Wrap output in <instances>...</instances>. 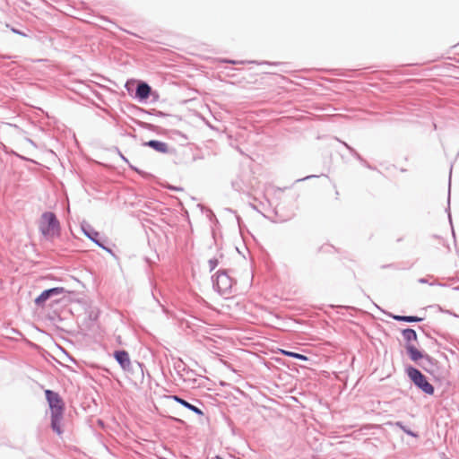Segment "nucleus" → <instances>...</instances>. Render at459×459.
I'll list each match as a JSON object with an SVG mask.
<instances>
[{"label":"nucleus","mask_w":459,"mask_h":459,"mask_svg":"<svg viewBox=\"0 0 459 459\" xmlns=\"http://www.w3.org/2000/svg\"><path fill=\"white\" fill-rule=\"evenodd\" d=\"M39 231L45 238L58 237L61 233L60 222L53 212H44L39 222Z\"/></svg>","instance_id":"nucleus-1"},{"label":"nucleus","mask_w":459,"mask_h":459,"mask_svg":"<svg viewBox=\"0 0 459 459\" xmlns=\"http://www.w3.org/2000/svg\"><path fill=\"white\" fill-rule=\"evenodd\" d=\"M81 230L90 240L96 244L99 247L116 256L112 248L109 247V240L105 236L97 231L90 223L83 221L80 224Z\"/></svg>","instance_id":"nucleus-2"},{"label":"nucleus","mask_w":459,"mask_h":459,"mask_svg":"<svg viewBox=\"0 0 459 459\" xmlns=\"http://www.w3.org/2000/svg\"><path fill=\"white\" fill-rule=\"evenodd\" d=\"M405 373L414 385L427 394H433L435 388L429 382L427 377L417 368L412 365L405 367Z\"/></svg>","instance_id":"nucleus-3"},{"label":"nucleus","mask_w":459,"mask_h":459,"mask_svg":"<svg viewBox=\"0 0 459 459\" xmlns=\"http://www.w3.org/2000/svg\"><path fill=\"white\" fill-rule=\"evenodd\" d=\"M212 282L213 290L223 296L231 293L232 284L236 281L229 275L228 270L220 269L212 276Z\"/></svg>","instance_id":"nucleus-4"},{"label":"nucleus","mask_w":459,"mask_h":459,"mask_svg":"<svg viewBox=\"0 0 459 459\" xmlns=\"http://www.w3.org/2000/svg\"><path fill=\"white\" fill-rule=\"evenodd\" d=\"M126 87L129 95L142 103L147 102L150 96H152L154 100L159 96L157 91H153L152 87L143 81H140L133 88L128 87L127 83Z\"/></svg>","instance_id":"nucleus-5"},{"label":"nucleus","mask_w":459,"mask_h":459,"mask_svg":"<svg viewBox=\"0 0 459 459\" xmlns=\"http://www.w3.org/2000/svg\"><path fill=\"white\" fill-rule=\"evenodd\" d=\"M50 411V426L52 430L57 435L63 433V420L65 403H48Z\"/></svg>","instance_id":"nucleus-6"},{"label":"nucleus","mask_w":459,"mask_h":459,"mask_svg":"<svg viewBox=\"0 0 459 459\" xmlns=\"http://www.w3.org/2000/svg\"><path fill=\"white\" fill-rule=\"evenodd\" d=\"M420 367H421L426 372L430 374L436 381L442 384L446 380L447 371L443 368L439 367V363L436 359L431 357V362H421L420 363Z\"/></svg>","instance_id":"nucleus-7"},{"label":"nucleus","mask_w":459,"mask_h":459,"mask_svg":"<svg viewBox=\"0 0 459 459\" xmlns=\"http://www.w3.org/2000/svg\"><path fill=\"white\" fill-rule=\"evenodd\" d=\"M64 293H70V291L66 290L64 287L46 289L34 299V303L39 307H44L48 300Z\"/></svg>","instance_id":"nucleus-8"},{"label":"nucleus","mask_w":459,"mask_h":459,"mask_svg":"<svg viewBox=\"0 0 459 459\" xmlns=\"http://www.w3.org/2000/svg\"><path fill=\"white\" fill-rule=\"evenodd\" d=\"M406 354L409 357V359L417 363L420 366V363L425 362V361H430L431 362V356H429L428 353H426L424 351H421L414 346H410L408 349L405 350Z\"/></svg>","instance_id":"nucleus-9"},{"label":"nucleus","mask_w":459,"mask_h":459,"mask_svg":"<svg viewBox=\"0 0 459 459\" xmlns=\"http://www.w3.org/2000/svg\"><path fill=\"white\" fill-rule=\"evenodd\" d=\"M143 145L149 147L154 150L155 152L162 154H173L176 152L174 148H169L168 143L160 140H149L147 142H143Z\"/></svg>","instance_id":"nucleus-10"},{"label":"nucleus","mask_w":459,"mask_h":459,"mask_svg":"<svg viewBox=\"0 0 459 459\" xmlns=\"http://www.w3.org/2000/svg\"><path fill=\"white\" fill-rule=\"evenodd\" d=\"M113 356L124 371H130L132 369V364L128 351L126 350H117L114 351Z\"/></svg>","instance_id":"nucleus-11"},{"label":"nucleus","mask_w":459,"mask_h":459,"mask_svg":"<svg viewBox=\"0 0 459 459\" xmlns=\"http://www.w3.org/2000/svg\"><path fill=\"white\" fill-rule=\"evenodd\" d=\"M179 380L186 384V387L195 388L201 385L203 377H197L194 370H187L185 374H182Z\"/></svg>","instance_id":"nucleus-12"},{"label":"nucleus","mask_w":459,"mask_h":459,"mask_svg":"<svg viewBox=\"0 0 459 459\" xmlns=\"http://www.w3.org/2000/svg\"><path fill=\"white\" fill-rule=\"evenodd\" d=\"M337 140L347 149L351 155H352L362 166L371 170H377V168L369 164L352 146L340 139Z\"/></svg>","instance_id":"nucleus-13"},{"label":"nucleus","mask_w":459,"mask_h":459,"mask_svg":"<svg viewBox=\"0 0 459 459\" xmlns=\"http://www.w3.org/2000/svg\"><path fill=\"white\" fill-rule=\"evenodd\" d=\"M402 336L405 342L404 348L408 349L410 346H414V342H418V335L414 329L407 327L401 331Z\"/></svg>","instance_id":"nucleus-14"},{"label":"nucleus","mask_w":459,"mask_h":459,"mask_svg":"<svg viewBox=\"0 0 459 459\" xmlns=\"http://www.w3.org/2000/svg\"><path fill=\"white\" fill-rule=\"evenodd\" d=\"M388 316L397 322L420 323V322L423 321V318L420 317L418 316H401V315L388 314Z\"/></svg>","instance_id":"nucleus-15"},{"label":"nucleus","mask_w":459,"mask_h":459,"mask_svg":"<svg viewBox=\"0 0 459 459\" xmlns=\"http://www.w3.org/2000/svg\"><path fill=\"white\" fill-rule=\"evenodd\" d=\"M280 353L281 355H284V356H287V357H290V358H294V359H297L302 360V361L309 360L307 356H306L304 354H301V353L295 352V351H290L280 349Z\"/></svg>","instance_id":"nucleus-16"},{"label":"nucleus","mask_w":459,"mask_h":459,"mask_svg":"<svg viewBox=\"0 0 459 459\" xmlns=\"http://www.w3.org/2000/svg\"><path fill=\"white\" fill-rule=\"evenodd\" d=\"M134 123L143 129H146L152 132L159 133L160 127L151 123L143 122L141 120H134Z\"/></svg>","instance_id":"nucleus-17"},{"label":"nucleus","mask_w":459,"mask_h":459,"mask_svg":"<svg viewBox=\"0 0 459 459\" xmlns=\"http://www.w3.org/2000/svg\"><path fill=\"white\" fill-rule=\"evenodd\" d=\"M46 402H63L58 393L46 389L45 390Z\"/></svg>","instance_id":"nucleus-18"},{"label":"nucleus","mask_w":459,"mask_h":459,"mask_svg":"<svg viewBox=\"0 0 459 459\" xmlns=\"http://www.w3.org/2000/svg\"><path fill=\"white\" fill-rule=\"evenodd\" d=\"M127 165H128V167L130 168L131 170L136 172L138 175H140L143 178L147 179V178H151L153 177L151 173L146 172V171H144L143 169H140L139 168L132 165L130 162Z\"/></svg>","instance_id":"nucleus-19"},{"label":"nucleus","mask_w":459,"mask_h":459,"mask_svg":"<svg viewBox=\"0 0 459 459\" xmlns=\"http://www.w3.org/2000/svg\"><path fill=\"white\" fill-rule=\"evenodd\" d=\"M138 110L141 113L149 114V115H152V116H156V117H164L169 116L165 112L160 111V110H157L155 108L150 109L149 111H147V110H145L143 108H138Z\"/></svg>","instance_id":"nucleus-20"},{"label":"nucleus","mask_w":459,"mask_h":459,"mask_svg":"<svg viewBox=\"0 0 459 459\" xmlns=\"http://www.w3.org/2000/svg\"><path fill=\"white\" fill-rule=\"evenodd\" d=\"M221 63H227V64H232V65H237V64H245V63H255V61H238V60H233V59H229V58H222L220 60Z\"/></svg>","instance_id":"nucleus-21"},{"label":"nucleus","mask_w":459,"mask_h":459,"mask_svg":"<svg viewBox=\"0 0 459 459\" xmlns=\"http://www.w3.org/2000/svg\"><path fill=\"white\" fill-rule=\"evenodd\" d=\"M185 367H186V364L182 360H178L174 364V369L176 371L178 377H179L181 369L185 368Z\"/></svg>","instance_id":"nucleus-22"},{"label":"nucleus","mask_w":459,"mask_h":459,"mask_svg":"<svg viewBox=\"0 0 459 459\" xmlns=\"http://www.w3.org/2000/svg\"><path fill=\"white\" fill-rule=\"evenodd\" d=\"M218 257H212L208 261L210 272H212L219 264Z\"/></svg>","instance_id":"nucleus-23"},{"label":"nucleus","mask_w":459,"mask_h":459,"mask_svg":"<svg viewBox=\"0 0 459 459\" xmlns=\"http://www.w3.org/2000/svg\"><path fill=\"white\" fill-rule=\"evenodd\" d=\"M181 404L183 406L188 408L189 410L195 411L197 414H200V415L203 414V411L199 408H197L196 406L193 405V403H181Z\"/></svg>","instance_id":"nucleus-24"},{"label":"nucleus","mask_w":459,"mask_h":459,"mask_svg":"<svg viewBox=\"0 0 459 459\" xmlns=\"http://www.w3.org/2000/svg\"><path fill=\"white\" fill-rule=\"evenodd\" d=\"M395 424H396V426L401 428L407 435L411 436V437H417V435L413 431L406 429L405 426H403L401 421H397Z\"/></svg>","instance_id":"nucleus-25"},{"label":"nucleus","mask_w":459,"mask_h":459,"mask_svg":"<svg viewBox=\"0 0 459 459\" xmlns=\"http://www.w3.org/2000/svg\"><path fill=\"white\" fill-rule=\"evenodd\" d=\"M430 307H436V308H437L440 312H444V313H446V314L452 315V316H455V317H458V316H457L455 313H454V312H452V311H450V310H445V309H443L439 305L430 306Z\"/></svg>","instance_id":"nucleus-26"},{"label":"nucleus","mask_w":459,"mask_h":459,"mask_svg":"<svg viewBox=\"0 0 459 459\" xmlns=\"http://www.w3.org/2000/svg\"><path fill=\"white\" fill-rule=\"evenodd\" d=\"M226 211L229 212H232V213H235L236 214V220L238 221V227L239 229L241 230V224H242V219L239 215H238L236 213V212L234 210H232L231 208H226Z\"/></svg>","instance_id":"nucleus-27"},{"label":"nucleus","mask_w":459,"mask_h":459,"mask_svg":"<svg viewBox=\"0 0 459 459\" xmlns=\"http://www.w3.org/2000/svg\"><path fill=\"white\" fill-rule=\"evenodd\" d=\"M318 177H319V176H317V175H308V176L304 177V178H298V179H296V180L294 181V184H295V183H299V182H302V181H306V180H308V179H310V178H318Z\"/></svg>","instance_id":"nucleus-28"},{"label":"nucleus","mask_w":459,"mask_h":459,"mask_svg":"<svg viewBox=\"0 0 459 459\" xmlns=\"http://www.w3.org/2000/svg\"><path fill=\"white\" fill-rule=\"evenodd\" d=\"M10 30H11L13 33H15V34H17V35H20V36H22V37H27V36H28L24 31H22V30H19V29H16V28H14V27H10Z\"/></svg>","instance_id":"nucleus-29"},{"label":"nucleus","mask_w":459,"mask_h":459,"mask_svg":"<svg viewBox=\"0 0 459 459\" xmlns=\"http://www.w3.org/2000/svg\"><path fill=\"white\" fill-rule=\"evenodd\" d=\"M447 202H448V207L446 208V211L448 213V220H449L450 224L452 225V216H451V212H450V190L448 191Z\"/></svg>","instance_id":"nucleus-30"},{"label":"nucleus","mask_w":459,"mask_h":459,"mask_svg":"<svg viewBox=\"0 0 459 459\" xmlns=\"http://www.w3.org/2000/svg\"><path fill=\"white\" fill-rule=\"evenodd\" d=\"M117 153H118L119 157L121 158V160L124 162H126V164H129L128 159L119 151V149L117 148Z\"/></svg>","instance_id":"nucleus-31"},{"label":"nucleus","mask_w":459,"mask_h":459,"mask_svg":"<svg viewBox=\"0 0 459 459\" xmlns=\"http://www.w3.org/2000/svg\"><path fill=\"white\" fill-rule=\"evenodd\" d=\"M420 328L422 330L423 333H424L428 338H429V339L433 340V342H434L436 344H438V342H437V339L432 338V337L430 336V334H429L428 332H426V331L424 330V327H423V326H420Z\"/></svg>","instance_id":"nucleus-32"},{"label":"nucleus","mask_w":459,"mask_h":459,"mask_svg":"<svg viewBox=\"0 0 459 459\" xmlns=\"http://www.w3.org/2000/svg\"><path fill=\"white\" fill-rule=\"evenodd\" d=\"M167 397L169 398V399L174 400V402H186V400H184L183 398H180L178 395H169V396H167Z\"/></svg>","instance_id":"nucleus-33"},{"label":"nucleus","mask_w":459,"mask_h":459,"mask_svg":"<svg viewBox=\"0 0 459 459\" xmlns=\"http://www.w3.org/2000/svg\"><path fill=\"white\" fill-rule=\"evenodd\" d=\"M187 370H191L190 368H188L186 366L185 367V368H182L181 369V372L179 374V377L178 378H176L175 377V380H179L181 377H182V374H185Z\"/></svg>","instance_id":"nucleus-34"},{"label":"nucleus","mask_w":459,"mask_h":459,"mask_svg":"<svg viewBox=\"0 0 459 459\" xmlns=\"http://www.w3.org/2000/svg\"><path fill=\"white\" fill-rule=\"evenodd\" d=\"M207 212H208L207 216L209 217V219L211 221H212V219H216L213 212L211 209H208Z\"/></svg>","instance_id":"nucleus-35"},{"label":"nucleus","mask_w":459,"mask_h":459,"mask_svg":"<svg viewBox=\"0 0 459 459\" xmlns=\"http://www.w3.org/2000/svg\"><path fill=\"white\" fill-rule=\"evenodd\" d=\"M382 268H395V269H397V266L394 264H389L382 265Z\"/></svg>","instance_id":"nucleus-36"},{"label":"nucleus","mask_w":459,"mask_h":459,"mask_svg":"<svg viewBox=\"0 0 459 459\" xmlns=\"http://www.w3.org/2000/svg\"><path fill=\"white\" fill-rule=\"evenodd\" d=\"M169 189L173 190V191H181V190H182V187L169 186Z\"/></svg>","instance_id":"nucleus-37"},{"label":"nucleus","mask_w":459,"mask_h":459,"mask_svg":"<svg viewBox=\"0 0 459 459\" xmlns=\"http://www.w3.org/2000/svg\"><path fill=\"white\" fill-rule=\"evenodd\" d=\"M418 281H419L420 283H422V284L429 283V281H428V279H427V278H420V279L418 280Z\"/></svg>","instance_id":"nucleus-38"},{"label":"nucleus","mask_w":459,"mask_h":459,"mask_svg":"<svg viewBox=\"0 0 459 459\" xmlns=\"http://www.w3.org/2000/svg\"><path fill=\"white\" fill-rule=\"evenodd\" d=\"M90 318H91V320H97V318H98V315H92V313H91V314H90Z\"/></svg>","instance_id":"nucleus-39"},{"label":"nucleus","mask_w":459,"mask_h":459,"mask_svg":"<svg viewBox=\"0 0 459 459\" xmlns=\"http://www.w3.org/2000/svg\"><path fill=\"white\" fill-rule=\"evenodd\" d=\"M1 57L3 59H10L11 58V56H8V55H1Z\"/></svg>","instance_id":"nucleus-40"},{"label":"nucleus","mask_w":459,"mask_h":459,"mask_svg":"<svg viewBox=\"0 0 459 459\" xmlns=\"http://www.w3.org/2000/svg\"><path fill=\"white\" fill-rule=\"evenodd\" d=\"M290 399H292L295 403L299 402V400L296 397H294V396H290Z\"/></svg>","instance_id":"nucleus-41"},{"label":"nucleus","mask_w":459,"mask_h":459,"mask_svg":"<svg viewBox=\"0 0 459 459\" xmlns=\"http://www.w3.org/2000/svg\"><path fill=\"white\" fill-rule=\"evenodd\" d=\"M60 299H54L52 302L55 303V304H57L59 303Z\"/></svg>","instance_id":"nucleus-42"},{"label":"nucleus","mask_w":459,"mask_h":459,"mask_svg":"<svg viewBox=\"0 0 459 459\" xmlns=\"http://www.w3.org/2000/svg\"><path fill=\"white\" fill-rule=\"evenodd\" d=\"M145 261H146L147 263L151 264V260H150L148 257H146V258H145Z\"/></svg>","instance_id":"nucleus-43"},{"label":"nucleus","mask_w":459,"mask_h":459,"mask_svg":"<svg viewBox=\"0 0 459 459\" xmlns=\"http://www.w3.org/2000/svg\"><path fill=\"white\" fill-rule=\"evenodd\" d=\"M454 290H459V286L455 287Z\"/></svg>","instance_id":"nucleus-44"},{"label":"nucleus","mask_w":459,"mask_h":459,"mask_svg":"<svg viewBox=\"0 0 459 459\" xmlns=\"http://www.w3.org/2000/svg\"><path fill=\"white\" fill-rule=\"evenodd\" d=\"M152 297H153L156 300H158V299H156L155 294H154V292H153V291H152Z\"/></svg>","instance_id":"nucleus-45"},{"label":"nucleus","mask_w":459,"mask_h":459,"mask_svg":"<svg viewBox=\"0 0 459 459\" xmlns=\"http://www.w3.org/2000/svg\"><path fill=\"white\" fill-rule=\"evenodd\" d=\"M219 256H220V258H222L223 257V254L221 253Z\"/></svg>","instance_id":"nucleus-46"},{"label":"nucleus","mask_w":459,"mask_h":459,"mask_svg":"<svg viewBox=\"0 0 459 459\" xmlns=\"http://www.w3.org/2000/svg\"><path fill=\"white\" fill-rule=\"evenodd\" d=\"M271 402L275 403L276 401L274 399H270Z\"/></svg>","instance_id":"nucleus-47"}]
</instances>
